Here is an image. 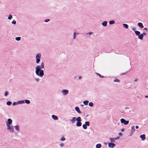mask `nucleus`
I'll return each instance as SVG.
<instances>
[{
  "instance_id": "f257e3e1",
  "label": "nucleus",
  "mask_w": 148,
  "mask_h": 148,
  "mask_svg": "<svg viewBox=\"0 0 148 148\" xmlns=\"http://www.w3.org/2000/svg\"><path fill=\"white\" fill-rule=\"evenodd\" d=\"M44 68V63L42 62L40 65H38L36 67L35 73L39 77H42L44 75V71L41 69Z\"/></svg>"
},
{
  "instance_id": "f03ea898",
  "label": "nucleus",
  "mask_w": 148,
  "mask_h": 148,
  "mask_svg": "<svg viewBox=\"0 0 148 148\" xmlns=\"http://www.w3.org/2000/svg\"><path fill=\"white\" fill-rule=\"evenodd\" d=\"M120 121L121 123H123L125 125H127L129 124V121H126L124 119H121Z\"/></svg>"
},
{
  "instance_id": "7ed1b4c3",
  "label": "nucleus",
  "mask_w": 148,
  "mask_h": 148,
  "mask_svg": "<svg viewBox=\"0 0 148 148\" xmlns=\"http://www.w3.org/2000/svg\"><path fill=\"white\" fill-rule=\"evenodd\" d=\"M7 130H10V132H14V126H7Z\"/></svg>"
},
{
  "instance_id": "20e7f679",
  "label": "nucleus",
  "mask_w": 148,
  "mask_h": 148,
  "mask_svg": "<svg viewBox=\"0 0 148 148\" xmlns=\"http://www.w3.org/2000/svg\"><path fill=\"white\" fill-rule=\"evenodd\" d=\"M12 121L11 119H8L7 120L6 123L7 126H10L12 123Z\"/></svg>"
},
{
  "instance_id": "39448f33",
  "label": "nucleus",
  "mask_w": 148,
  "mask_h": 148,
  "mask_svg": "<svg viewBox=\"0 0 148 148\" xmlns=\"http://www.w3.org/2000/svg\"><path fill=\"white\" fill-rule=\"evenodd\" d=\"M69 91L67 90H62V93L64 95H67Z\"/></svg>"
},
{
  "instance_id": "423d86ee",
  "label": "nucleus",
  "mask_w": 148,
  "mask_h": 148,
  "mask_svg": "<svg viewBox=\"0 0 148 148\" xmlns=\"http://www.w3.org/2000/svg\"><path fill=\"white\" fill-rule=\"evenodd\" d=\"M115 145V144L113 143H108V147L111 148H113Z\"/></svg>"
},
{
  "instance_id": "0eeeda50",
  "label": "nucleus",
  "mask_w": 148,
  "mask_h": 148,
  "mask_svg": "<svg viewBox=\"0 0 148 148\" xmlns=\"http://www.w3.org/2000/svg\"><path fill=\"white\" fill-rule=\"evenodd\" d=\"M135 131V130L134 129V126H132V130L130 132V136H132Z\"/></svg>"
},
{
  "instance_id": "6e6552de",
  "label": "nucleus",
  "mask_w": 148,
  "mask_h": 148,
  "mask_svg": "<svg viewBox=\"0 0 148 148\" xmlns=\"http://www.w3.org/2000/svg\"><path fill=\"white\" fill-rule=\"evenodd\" d=\"M36 63H38L40 61V56H36Z\"/></svg>"
},
{
  "instance_id": "1a4fd4ad",
  "label": "nucleus",
  "mask_w": 148,
  "mask_h": 148,
  "mask_svg": "<svg viewBox=\"0 0 148 148\" xmlns=\"http://www.w3.org/2000/svg\"><path fill=\"white\" fill-rule=\"evenodd\" d=\"M140 137L143 141L145 140L146 139L145 135V134L141 135Z\"/></svg>"
},
{
  "instance_id": "9d476101",
  "label": "nucleus",
  "mask_w": 148,
  "mask_h": 148,
  "mask_svg": "<svg viewBox=\"0 0 148 148\" xmlns=\"http://www.w3.org/2000/svg\"><path fill=\"white\" fill-rule=\"evenodd\" d=\"M75 109L78 113L80 114L81 113L79 108L78 107L76 106L75 107Z\"/></svg>"
},
{
  "instance_id": "9b49d317",
  "label": "nucleus",
  "mask_w": 148,
  "mask_h": 148,
  "mask_svg": "<svg viewBox=\"0 0 148 148\" xmlns=\"http://www.w3.org/2000/svg\"><path fill=\"white\" fill-rule=\"evenodd\" d=\"M52 118L54 120H57L58 119V116L54 115H52L51 116Z\"/></svg>"
},
{
  "instance_id": "f8f14e48",
  "label": "nucleus",
  "mask_w": 148,
  "mask_h": 148,
  "mask_svg": "<svg viewBox=\"0 0 148 148\" xmlns=\"http://www.w3.org/2000/svg\"><path fill=\"white\" fill-rule=\"evenodd\" d=\"M76 118L75 117H73L70 120V121L72 123H74L75 121Z\"/></svg>"
},
{
  "instance_id": "ddd939ff",
  "label": "nucleus",
  "mask_w": 148,
  "mask_h": 148,
  "mask_svg": "<svg viewBox=\"0 0 148 148\" xmlns=\"http://www.w3.org/2000/svg\"><path fill=\"white\" fill-rule=\"evenodd\" d=\"M138 25L141 28H142L144 27V26L143 25V23H138Z\"/></svg>"
},
{
  "instance_id": "4468645a",
  "label": "nucleus",
  "mask_w": 148,
  "mask_h": 148,
  "mask_svg": "<svg viewBox=\"0 0 148 148\" xmlns=\"http://www.w3.org/2000/svg\"><path fill=\"white\" fill-rule=\"evenodd\" d=\"M143 34H140V35L138 36V38L140 40H142L143 39Z\"/></svg>"
},
{
  "instance_id": "2eb2a0df",
  "label": "nucleus",
  "mask_w": 148,
  "mask_h": 148,
  "mask_svg": "<svg viewBox=\"0 0 148 148\" xmlns=\"http://www.w3.org/2000/svg\"><path fill=\"white\" fill-rule=\"evenodd\" d=\"M14 127L16 130L18 131V132L19 131V126L18 125H16L14 126Z\"/></svg>"
},
{
  "instance_id": "dca6fc26",
  "label": "nucleus",
  "mask_w": 148,
  "mask_h": 148,
  "mask_svg": "<svg viewBox=\"0 0 148 148\" xmlns=\"http://www.w3.org/2000/svg\"><path fill=\"white\" fill-rule=\"evenodd\" d=\"M107 22L104 21L101 23L102 25L104 27H106L107 24Z\"/></svg>"
},
{
  "instance_id": "f3484780",
  "label": "nucleus",
  "mask_w": 148,
  "mask_h": 148,
  "mask_svg": "<svg viewBox=\"0 0 148 148\" xmlns=\"http://www.w3.org/2000/svg\"><path fill=\"white\" fill-rule=\"evenodd\" d=\"M82 123L81 122H77L76 125L77 127H80L82 125Z\"/></svg>"
},
{
  "instance_id": "a211bd4d",
  "label": "nucleus",
  "mask_w": 148,
  "mask_h": 148,
  "mask_svg": "<svg viewBox=\"0 0 148 148\" xmlns=\"http://www.w3.org/2000/svg\"><path fill=\"white\" fill-rule=\"evenodd\" d=\"M76 120L77 122H81L82 121L81 118L80 116L76 118Z\"/></svg>"
},
{
  "instance_id": "6ab92c4d",
  "label": "nucleus",
  "mask_w": 148,
  "mask_h": 148,
  "mask_svg": "<svg viewBox=\"0 0 148 148\" xmlns=\"http://www.w3.org/2000/svg\"><path fill=\"white\" fill-rule=\"evenodd\" d=\"M134 32H135V34L137 35L138 36L140 35V32L138 31H134Z\"/></svg>"
},
{
  "instance_id": "aec40b11",
  "label": "nucleus",
  "mask_w": 148,
  "mask_h": 148,
  "mask_svg": "<svg viewBox=\"0 0 148 148\" xmlns=\"http://www.w3.org/2000/svg\"><path fill=\"white\" fill-rule=\"evenodd\" d=\"M101 147V145L100 143L97 144L96 145V148H100Z\"/></svg>"
},
{
  "instance_id": "412c9836",
  "label": "nucleus",
  "mask_w": 148,
  "mask_h": 148,
  "mask_svg": "<svg viewBox=\"0 0 148 148\" xmlns=\"http://www.w3.org/2000/svg\"><path fill=\"white\" fill-rule=\"evenodd\" d=\"M24 100L19 101H17V104H21L24 103Z\"/></svg>"
},
{
  "instance_id": "4be33fe9",
  "label": "nucleus",
  "mask_w": 148,
  "mask_h": 148,
  "mask_svg": "<svg viewBox=\"0 0 148 148\" xmlns=\"http://www.w3.org/2000/svg\"><path fill=\"white\" fill-rule=\"evenodd\" d=\"M123 26L126 29H127L128 28V25L124 23L123 24Z\"/></svg>"
},
{
  "instance_id": "5701e85b",
  "label": "nucleus",
  "mask_w": 148,
  "mask_h": 148,
  "mask_svg": "<svg viewBox=\"0 0 148 148\" xmlns=\"http://www.w3.org/2000/svg\"><path fill=\"white\" fill-rule=\"evenodd\" d=\"M89 102L88 100H86L84 101L83 102V103L85 105H88V103Z\"/></svg>"
},
{
  "instance_id": "b1692460",
  "label": "nucleus",
  "mask_w": 148,
  "mask_h": 148,
  "mask_svg": "<svg viewBox=\"0 0 148 148\" xmlns=\"http://www.w3.org/2000/svg\"><path fill=\"white\" fill-rule=\"evenodd\" d=\"M79 33H77V32H74L73 33V35H74V36H73V39H75V38H76V34H79Z\"/></svg>"
},
{
  "instance_id": "393cba45",
  "label": "nucleus",
  "mask_w": 148,
  "mask_h": 148,
  "mask_svg": "<svg viewBox=\"0 0 148 148\" xmlns=\"http://www.w3.org/2000/svg\"><path fill=\"white\" fill-rule=\"evenodd\" d=\"M24 102L27 104H29L30 102V101L28 100H24Z\"/></svg>"
},
{
  "instance_id": "a878e982",
  "label": "nucleus",
  "mask_w": 148,
  "mask_h": 148,
  "mask_svg": "<svg viewBox=\"0 0 148 148\" xmlns=\"http://www.w3.org/2000/svg\"><path fill=\"white\" fill-rule=\"evenodd\" d=\"M96 73L97 75L99 76V77H100L101 78H103L104 77L103 76L101 75L100 74L97 73Z\"/></svg>"
},
{
  "instance_id": "bb28decb",
  "label": "nucleus",
  "mask_w": 148,
  "mask_h": 148,
  "mask_svg": "<svg viewBox=\"0 0 148 148\" xmlns=\"http://www.w3.org/2000/svg\"><path fill=\"white\" fill-rule=\"evenodd\" d=\"M115 23V21L114 20H111L109 22V23L110 24H112Z\"/></svg>"
},
{
  "instance_id": "cd10ccee",
  "label": "nucleus",
  "mask_w": 148,
  "mask_h": 148,
  "mask_svg": "<svg viewBox=\"0 0 148 148\" xmlns=\"http://www.w3.org/2000/svg\"><path fill=\"white\" fill-rule=\"evenodd\" d=\"M15 39L18 41H20L21 39V37H16L15 38Z\"/></svg>"
},
{
  "instance_id": "c85d7f7f",
  "label": "nucleus",
  "mask_w": 148,
  "mask_h": 148,
  "mask_svg": "<svg viewBox=\"0 0 148 148\" xmlns=\"http://www.w3.org/2000/svg\"><path fill=\"white\" fill-rule=\"evenodd\" d=\"M83 35L84 36H86V37H89V36L88 35V33H85L83 34Z\"/></svg>"
},
{
  "instance_id": "c756f323",
  "label": "nucleus",
  "mask_w": 148,
  "mask_h": 148,
  "mask_svg": "<svg viewBox=\"0 0 148 148\" xmlns=\"http://www.w3.org/2000/svg\"><path fill=\"white\" fill-rule=\"evenodd\" d=\"M12 102L10 101H8L7 102L6 104L10 106V105L12 104Z\"/></svg>"
},
{
  "instance_id": "7c9ffc66",
  "label": "nucleus",
  "mask_w": 148,
  "mask_h": 148,
  "mask_svg": "<svg viewBox=\"0 0 148 148\" xmlns=\"http://www.w3.org/2000/svg\"><path fill=\"white\" fill-rule=\"evenodd\" d=\"M82 127L84 129H86L87 128V126L85 124H83Z\"/></svg>"
},
{
  "instance_id": "2f4dec72",
  "label": "nucleus",
  "mask_w": 148,
  "mask_h": 148,
  "mask_svg": "<svg viewBox=\"0 0 148 148\" xmlns=\"http://www.w3.org/2000/svg\"><path fill=\"white\" fill-rule=\"evenodd\" d=\"M85 124L87 126H89L90 125V123L89 121H86L85 122Z\"/></svg>"
},
{
  "instance_id": "473e14b6",
  "label": "nucleus",
  "mask_w": 148,
  "mask_h": 148,
  "mask_svg": "<svg viewBox=\"0 0 148 148\" xmlns=\"http://www.w3.org/2000/svg\"><path fill=\"white\" fill-rule=\"evenodd\" d=\"M88 105L90 107H92L93 106V104L92 102H90L88 104Z\"/></svg>"
},
{
  "instance_id": "72a5a7b5",
  "label": "nucleus",
  "mask_w": 148,
  "mask_h": 148,
  "mask_svg": "<svg viewBox=\"0 0 148 148\" xmlns=\"http://www.w3.org/2000/svg\"><path fill=\"white\" fill-rule=\"evenodd\" d=\"M110 140L112 142H115V138H110Z\"/></svg>"
},
{
  "instance_id": "f704fd0d",
  "label": "nucleus",
  "mask_w": 148,
  "mask_h": 148,
  "mask_svg": "<svg viewBox=\"0 0 148 148\" xmlns=\"http://www.w3.org/2000/svg\"><path fill=\"white\" fill-rule=\"evenodd\" d=\"M12 18V15H10L8 17V19L9 20H11Z\"/></svg>"
},
{
  "instance_id": "c9c22d12",
  "label": "nucleus",
  "mask_w": 148,
  "mask_h": 148,
  "mask_svg": "<svg viewBox=\"0 0 148 148\" xmlns=\"http://www.w3.org/2000/svg\"><path fill=\"white\" fill-rule=\"evenodd\" d=\"M120 80L118 79H115L114 80V82H120Z\"/></svg>"
},
{
  "instance_id": "e433bc0d",
  "label": "nucleus",
  "mask_w": 148,
  "mask_h": 148,
  "mask_svg": "<svg viewBox=\"0 0 148 148\" xmlns=\"http://www.w3.org/2000/svg\"><path fill=\"white\" fill-rule=\"evenodd\" d=\"M35 80L37 82H39L40 81V79L38 78H35Z\"/></svg>"
},
{
  "instance_id": "4c0bfd02",
  "label": "nucleus",
  "mask_w": 148,
  "mask_h": 148,
  "mask_svg": "<svg viewBox=\"0 0 148 148\" xmlns=\"http://www.w3.org/2000/svg\"><path fill=\"white\" fill-rule=\"evenodd\" d=\"M12 23L13 24L15 25L16 23V22L14 20H13V21L12 22Z\"/></svg>"
},
{
  "instance_id": "58836bf2",
  "label": "nucleus",
  "mask_w": 148,
  "mask_h": 148,
  "mask_svg": "<svg viewBox=\"0 0 148 148\" xmlns=\"http://www.w3.org/2000/svg\"><path fill=\"white\" fill-rule=\"evenodd\" d=\"M66 140L65 138L63 137L60 138V140L62 141H64Z\"/></svg>"
},
{
  "instance_id": "ea45409f",
  "label": "nucleus",
  "mask_w": 148,
  "mask_h": 148,
  "mask_svg": "<svg viewBox=\"0 0 148 148\" xmlns=\"http://www.w3.org/2000/svg\"><path fill=\"white\" fill-rule=\"evenodd\" d=\"M8 92L7 91H6L4 94V95L5 97L7 96L8 94Z\"/></svg>"
},
{
  "instance_id": "a19ab883",
  "label": "nucleus",
  "mask_w": 148,
  "mask_h": 148,
  "mask_svg": "<svg viewBox=\"0 0 148 148\" xmlns=\"http://www.w3.org/2000/svg\"><path fill=\"white\" fill-rule=\"evenodd\" d=\"M49 21H50L49 19H46V20H45L44 22H49Z\"/></svg>"
},
{
  "instance_id": "79ce46f5",
  "label": "nucleus",
  "mask_w": 148,
  "mask_h": 148,
  "mask_svg": "<svg viewBox=\"0 0 148 148\" xmlns=\"http://www.w3.org/2000/svg\"><path fill=\"white\" fill-rule=\"evenodd\" d=\"M60 145V146L62 147H63L64 146V145L63 143H61Z\"/></svg>"
},
{
  "instance_id": "37998d69",
  "label": "nucleus",
  "mask_w": 148,
  "mask_h": 148,
  "mask_svg": "<svg viewBox=\"0 0 148 148\" xmlns=\"http://www.w3.org/2000/svg\"><path fill=\"white\" fill-rule=\"evenodd\" d=\"M136 27H134L133 28H132V29L133 30V31H135V30H136Z\"/></svg>"
},
{
  "instance_id": "c03bdc74",
  "label": "nucleus",
  "mask_w": 148,
  "mask_h": 148,
  "mask_svg": "<svg viewBox=\"0 0 148 148\" xmlns=\"http://www.w3.org/2000/svg\"><path fill=\"white\" fill-rule=\"evenodd\" d=\"M17 102H14L12 103V105L13 106H15L16 105V104H17Z\"/></svg>"
},
{
  "instance_id": "a18cd8bd",
  "label": "nucleus",
  "mask_w": 148,
  "mask_h": 148,
  "mask_svg": "<svg viewBox=\"0 0 148 148\" xmlns=\"http://www.w3.org/2000/svg\"><path fill=\"white\" fill-rule=\"evenodd\" d=\"M93 32H89V33H88V35L90 36V35H91L92 34Z\"/></svg>"
},
{
  "instance_id": "49530a36",
  "label": "nucleus",
  "mask_w": 148,
  "mask_h": 148,
  "mask_svg": "<svg viewBox=\"0 0 148 148\" xmlns=\"http://www.w3.org/2000/svg\"><path fill=\"white\" fill-rule=\"evenodd\" d=\"M142 34H143V36H144V35L146 36V35H147L146 33L145 32H143V33H142Z\"/></svg>"
},
{
  "instance_id": "de8ad7c7",
  "label": "nucleus",
  "mask_w": 148,
  "mask_h": 148,
  "mask_svg": "<svg viewBox=\"0 0 148 148\" xmlns=\"http://www.w3.org/2000/svg\"><path fill=\"white\" fill-rule=\"evenodd\" d=\"M119 135L121 136H123L121 132H119Z\"/></svg>"
},
{
  "instance_id": "09e8293b",
  "label": "nucleus",
  "mask_w": 148,
  "mask_h": 148,
  "mask_svg": "<svg viewBox=\"0 0 148 148\" xmlns=\"http://www.w3.org/2000/svg\"><path fill=\"white\" fill-rule=\"evenodd\" d=\"M128 71H127V72H126L125 73H122L121 75H124V74H127L128 72Z\"/></svg>"
},
{
  "instance_id": "8fccbe9b",
  "label": "nucleus",
  "mask_w": 148,
  "mask_h": 148,
  "mask_svg": "<svg viewBox=\"0 0 148 148\" xmlns=\"http://www.w3.org/2000/svg\"><path fill=\"white\" fill-rule=\"evenodd\" d=\"M124 131H125V129H124V128L122 129L121 130V131L122 132H123Z\"/></svg>"
},
{
  "instance_id": "3c124183",
  "label": "nucleus",
  "mask_w": 148,
  "mask_h": 148,
  "mask_svg": "<svg viewBox=\"0 0 148 148\" xmlns=\"http://www.w3.org/2000/svg\"><path fill=\"white\" fill-rule=\"evenodd\" d=\"M144 29L145 30H146V31H148V30H147V28L146 27H145V28H144Z\"/></svg>"
},
{
  "instance_id": "603ef678",
  "label": "nucleus",
  "mask_w": 148,
  "mask_h": 148,
  "mask_svg": "<svg viewBox=\"0 0 148 148\" xmlns=\"http://www.w3.org/2000/svg\"><path fill=\"white\" fill-rule=\"evenodd\" d=\"M82 79V76H79V78H78V79Z\"/></svg>"
},
{
  "instance_id": "864d4df0",
  "label": "nucleus",
  "mask_w": 148,
  "mask_h": 148,
  "mask_svg": "<svg viewBox=\"0 0 148 148\" xmlns=\"http://www.w3.org/2000/svg\"><path fill=\"white\" fill-rule=\"evenodd\" d=\"M138 79H136L135 80H134V82H136L138 81Z\"/></svg>"
},
{
  "instance_id": "5fc2aeb1",
  "label": "nucleus",
  "mask_w": 148,
  "mask_h": 148,
  "mask_svg": "<svg viewBox=\"0 0 148 148\" xmlns=\"http://www.w3.org/2000/svg\"><path fill=\"white\" fill-rule=\"evenodd\" d=\"M136 128L137 129H138L139 128V127L137 125H136Z\"/></svg>"
},
{
  "instance_id": "6e6d98bb",
  "label": "nucleus",
  "mask_w": 148,
  "mask_h": 148,
  "mask_svg": "<svg viewBox=\"0 0 148 148\" xmlns=\"http://www.w3.org/2000/svg\"><path fill=\"white\" fill-rule=\"evenodd\" d=\"M36 56H41V55L40 53H38L37 54Z\"/></svg>"
},
{
  "instance_id": "4d7b16f0",
  "label": "nucleus",
  "mask_w": 148,
  "mask_h": 148,
  "mask_svg": "<svg viewBox=\"0 0 148 148\" xmlns=\"http://www.w3.org/2000/svg\"><path fill=\"white\" fill-rule=\"evenodd\" d=\"M145 98H148V96L146 95L145 96Z\"/></svg>"
},
{
  "instance_id": "13d9d810",
  "label": "nucleus",
  "mask_w": 148,
  "mask_h": 148,
  "mask_svg": "<svg viewBox=\"0 0 148 148\" xmlns=\"http://www.w3.org/2000/svg\"><path fill=\"white\" fill-rule=\"evenodd\" d=\"M81 106H84V105H82V104H81Z\"/></svg>"
},
{
  "instance_id": "bf43d9fd",
  "label": "nucleus",
  "mask_w": 148,
  "mask_h": 148,
  "mask_svg": "<svg viewBox=\"0 0 148 148\" xmlns=\"http://www.w3.org/2000/svg\"><path fill=\"white\" fill-rule=\"evenodd\" d=\"M105 143V144H106H106H107V143Z\"/></svg>"
},
{
  "instance_id": "052dcab7",
  "label": "nucleus",
  "mask_w": 148,
  "mask_h": 148,
  "mask_svg": "<svg viewBox=\"0 0 148 148\" xmlns=\"http://www.w3.org/2000/svg\"><path fill=\"white\" fill-rule=\"evenodd\" d=\"M115 139H117V138H116Z\"/></svg>"
}]
</instances>
